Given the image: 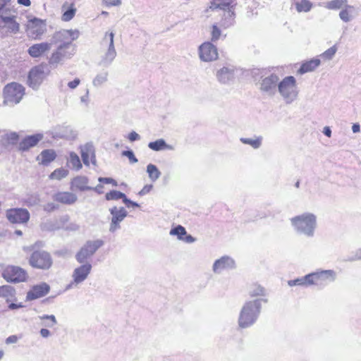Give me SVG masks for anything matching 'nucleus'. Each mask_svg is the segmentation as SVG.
Instances as JSON below:
<instances>
[{
	"label": "nucleus",
	"instance_id": "obj_44",
	"mask_svg": "<svg viewBox=\"0 0 361 361\" xmlns=\"http://www.w3.org/2000/svg\"><path fill=\"white\" fill-rule=\"evenodd\" d=\"M68 174V171L63 168L54 170L49 176L50 179L61 180L66 177Z\"/></svg>",
	"mask_w": 361,
	"mask_h": 361
},
{
	"label": "nucleus",
	"instance_id": "obj_52",
	"mask_svg": "<svg viewBox=\"0 0 361 361\" xmlns=\"http://www.w3.org/2000/svg\"><path fill=\"white\" fill-rule=\"evenodd\" d=\"M63 229L68 231H77L80 229V226L75 222H70L63 226Z\"/></svg>",
	"mask_w": 361,
	"mask_h": 361
},
{
	"label": "nucleus",
	"instance_id": "obj_58",
	"mask_svg": "<svg viewBox=\"0 0 361 361\" xmlns=\"http://www.w3.org/2000/svg\"><path fill=\"white\" fill-rule=\"evenodd\" d=\"M128 138L130 142H134L139 140L140 139V136L135 131H132L128 134Z\"/></svg>",
	"mask_w": 361,
	"mask_h": 361
},
{
	"label": "nucleus",
	"instance_id": "obj_42",
	"mask_svg": "<svg viewBox=\"0 0 361 361\" xmlns=\"http://www.w3.org/2000/svg\"><path fill=\"white\" fill-rule=\"evenodd\" d=\"M170 235H176L178 240H183V237L186 235V230L181 225H178L171 229Z\"/></svg>",
	"mask_w": 361,
	"mask_h": 361
},
{
	"label": "nucleus",
	"instance_id": "obj_31",
	"mask_svg": "<svg viewBox=\"0 0 361 361\" xmlns=\"http://www.w3.org/2000/svg\"><path fill=\"white\" fill-rule=\"evenodd\" d=\"M40 157V163L44 166H47L56 159V155L55 152L52 149H44L41 152Z\"/></svg>",
	"mask_w": 361,
	"mask_h": 361
},
{
	"label": "nucleus",
	"instance_id": "obj_59",
	"mask_svg": "<svg viewBox=\"0 0 361 361\" xmlns=\"http://www.w3.org/2000/svg\"><path fill=\"white\" fill-rule=\"evenodd\" d=\"M39 334L42 338H47L51 336V333L47 328H42L39 331Z\"/></svg>",
	"mask_w": 361,
	"mask_h": 361
},
{
	"label": "nucleus",
	"instance_id": "obj_45",
	"mask_svg": "<svg viewBox=\"0 0 361 361\" xmlns=\"http://www.w3.org/2000/svg\"><path fill=\"white\" fill-rule=\"evenodd\" d=\"M125 194L122 192L118 190H111L109 192H107L105 195V198L106 200H117L119 199L123 200L125 197Z\"/></svg>",
	"mask_w": 361,
	"mask_h": 361
},
{
	"label": "nucleus",
	"instance_id": "obj_36",
	"mask_svg": "<svg viewBox=\"0 0 361 361\" xmlns=\"http://www.w3.org/2000/svg\"><path fill=\"white\" fill-rule=\"evenodd\" d=\"M147 173H148L149 179L153 182L159 179L161 176L160 171L157 166L152 164H149L147 166Z\"/></svg>",
	"mask_w": 361,
	"mask_h": 361
},
{
	"label": "nucleus",
	"instance_id": "obj_51",
	"mask_svg": "<svg viewBox=\"0 0 361 361\" xmlns=\"http://www.w3.org/2000/svg\"><path fill=\"white\" fill-rule=\"evenodd\" d=\"M221 30L216 25L212 26V41L216 42L217 41L220 36H221Z\"/></svg>",
	"mask_w": 361,
	"mask_h": 361
},
{
	"label": "nucleus",
	"instance_id": "obj_9",
	"mask_svg": "<svg viewBox=\"0 0 361 361\" xmlns=\"http://www.w3.org/2000/svg\"><path fill=\"white\" fill-rule=\"evenodd\" d=\"M29 263L35 269L48 270L51 267L53 260L49 252L44 250H37L31 254Z\"/></svg>",
	"mask_w": 361,
	"mask_h": 361
},
{
	"label": "nucleus",
	"instance_id": "obj_10",
	"mask_svg": "<svg viewBox=\"0 0 361 361\" xmlns=\"http://www.w3.org/2000/svg\"><path fill=\"white\" fill-rule=\"evenodd\" d=\"M104 244L102 240H87L75 255L77 261L82 264L92 256Z\"/></svg>",
	"mask_w": 361,
	"mask_h": 361
},
{
	"label": "nucleus",
	"instance_id": "obj_28",
	"mask_svg": "<svg viewBox=\"0 0 361 361\" xmlns=\"http://www.w3.org/2000/svg\"><path fill=\"white\" fill-rule=\"evenodd\" d=\"M321 63L319 59H312L304 62L298 70L300 74H305L314 71Z\"/></svg>",
	"mask_w": 361,
	"mask_h": 361
},
{
	"label": "nucleus",
	"instance_id": "obj_5",
	"mask_svg": "<svg viewBox=\"0 0 361 361\" xmlns=\"http://www.w3.org/2000/svg\"><path fill=\"white\" fill-rule=\"evenodd\" d=\"M280 95L287 104L297 99L299 94L296 79L292 75L285 77L279 81L278 90Z\"/></svg>",
	"mask_w": 361,
	"mask_h": 361
},
{
	"label": "nucleus",
	"instance_id": "obj_21",
	"mask_svg": "<svg viewBox=\"0 0 361 361\" xmlns=\"http://www.w3.org/2000/svg\"><path fill=\"white\" fill-rule=\"evenodd\" d=\"M27 28L29 34L32 37H37L42 35L45 30V25L43 21L39 18H34L28 21Z\"/></svg>",
	"mask_w": 361,
	"mask_h": 361
},
{
	"label": "nucleus",
	"instance_id": "obj_30",
	"mask_svg": "<svg viewBox=\"0 0 361 361\" xmlns=\"http://www.w3.org/2000/svg\"><path fill=\"white\" fill-rule=\"evenodd\" d=\"M224 18H223V25L228 27L231 26L234 23L235 19V13L232 10V7H230V5L225 7Z\"/></svg>",
	"mask_w": 361,
	"mask_h": 361
},
{
	"label": "nucleus",
	"instance_id": "obj_56",
	"mask_svg": "<svg viewBox=\"0 0 361 361\" xmlns=\"http://www.w3.org/2000/svg\"><path fill=\"white\" fill-rule=\"evenodd\" d=\"M16 17L13 16H4L3 15V11L0 13V19L2 23L5 24V25H8L11 21H12Z\"/></svg>",
	"mask_w": 361,
	"mask_h": 361
},
{
	"label": "nucleus",
	"instance_id": "obj_6",
	"mask_svg": "<svg viewBox=\"0 0 361 361\" xmlns=\"http://www.w3.org/2000/svg\"><path fill=\"white\" fill-rule=\"evenodd\" d=\"M25 94L24 87L16 82H11L5 86L4 89V104L13 106L18 104Z\"/></svg>",
	"mask_w": 361,
	"mask_h": 361
},
{
	"label": "nucleus",
	"instance_id": "obj_53",
	"mask_svg": "<svg viewBox=\"0 0 361 361\" xmlns=\"http://www.w3.org/2000/svg\"><path fill=\"white\" fill-rule=\"evenodd\" d=\"M346 262H354L361 260V247L356 250L355 255L344 259Z\"/></svg>",
	"mask_w": 361,
	"mask_h": 361
},
{
	"label": "nucleus",
	"instance_id": "obj_11",
	"mask_svg": "<svg viewBox=\"0 0 361 361\" xmlns=\"http://www.w3.org/2000/svg\"><path fill=\"white\" fill-rule=\"evenodd\" d=\"M2 277L10 283H20L25 281L27 277L26 271L16 266H8L2 272Z\"/></svg>",
	"mask_w": 361,
	"mask_h": 361
},
{
	"label": "nucleus",
	"instance_id": "obj_33",
	"mask_svg": "<svg viewBox=\"0 0 361 361\" xmlns=\"http://www.w3.org/2000/svg\"><path fill=\"white\" fill-rule=\"evenodd\" d=\"M1 137L4 145H15L19 140V135L16 132L5 133Z\"/></svg>",
	"mask_w": 361,
	"mask_h": 361
},
{
	"label": "nucleus",
	"instance_id": "obj_8",
	"mask_svg": "<svg viewBox=\"0 0 361 361\" xmlns=\"http://www.w3.org/2000/svg\"><path fill=\"white\" fill-rule=\"evenodd\" d=\"M279 77L276 73H271L269 75H262L259 82V90L263 94L272 97L278 90Z\"/></svg>",
	"mask_w": 361,
	"mask_h": 361
},
{
	"label": "nucleus",
	"instance_id": "obj_2",
	"mask_svg": "<svg viewBox=\"0 0 361 361\" xmlns=\"http://www.w3.org/2000/svg\"><path fill=\"white\" fill-rule=\"evenodd\" d=\"M267 299L257 298L246 301L243 305L238 323L241 329H247L252 326L257 321L262 310V302L267 303Z\"/></svg>",
	"mask_w": 361,
	"mask_h": 361
},
{
	"label": "nucleus",
	"instance_id": "obj_57",
	"mask_svg": "<svg viewBox=\"0 0 361 361\" xmlns=\"http://www.w3.org/2000/svg\"><path fill=\"white\" fill-rule=\"evenodd\" d=\"M152 185H145L142 189L139 192V195L141 196L145 195L146 194L149 193L151 190L152 189Z\"/></svg>",
	"mask_w": 361,
	"mask_h": 361
},
{
	"label": "nucleus",
	"instance_id": "obj_24",
	"mask_svg": "<svg viewBox=\"0 0 361 361\" xmlns=\"http://www.w3.org/2000/svg\"><path fill=\"white\" fill-rule=\"evenodd\" d=\"M89 178L85 176H77L73 178L71 182V188L72 190H79L80 192L88 191L92 189V187L88 185Z\"/></svg>",
	"mask_w": 361,
	"mask_h": 361
},
{
	"label": "nucleus",
	"instance_id": "obj_7",
	"mask_svg": "<svg viewBox=\"0 0 361 361\" xmlns=\"http://www.w3.org/2000/svg\"><path fill=\"white\" fill-rule=\"evenodd\" d=\"M49 73L50 70L47 64L41 63L35 66L28 73V85L33 90H37Z\"/></svg>",
	"mask_w": 361,
	"mask_h": 361
},
{
	"label": "nucleus",
	"instance_id": "obj_46",
	"mask_svg": "<svg viewBox=\"0 0 361 361\" xmlns=\"http://www.w3.org/2000/svg\"><path fill=\"white\" fill-rule=\"evenodd\" d=\"M75 12L76 8L74 7L73 4H71V6L63 13L62 20L66 22L71 20L75 16Z\"/></svg>",
	"mask_w": 361,
	"mask_h": 361
},
{
	"label": "nucleus",
	"instance_id": "obj_60",
	"mask_svg": "<svg viewBox=\"0 0 361 361\" xmlns=\"http://www.w3.org/2000/svg\"><path fill=\"white\" fill-rule=\"evenodd\" d=\"M80 82V80L79 78H75L73 81H71L68 83V86L71 89L76 88Z\"/></svg>",
	"mask_w": 361,
	"mask_h": 361
},
{
	"label": "nucleus",
	"instance_id": "obj_50",
	"mask_svg": "<svg viewBox=\"0 0 361 361\" xmlns=\"http://www.w3.org/2000/svg\"><path fill=\"white\" fill-rule=\"evenodd\" d=\"M6 26L7 27L8 30L13 33L16 34L19 32L20 25L15 20V18Z\"/></svg>",
	"mask_w": 361,
	"mask_h": 361
},
{
	"label": "nucleus",
	"instance_id": "obj_61",
	"mask_svg": "<svg viewBox=\"0 0 361 361\" xmlns=\"http://www.w3.org/2000/svg\"><path fill=\"white\" fill-rule=\"evenodd\" d=\"M17 341L18 337L16 335L10 336L6 339V344L16 343Z\"/></svg>",
	"mask_w": 361,
	"mask_h": 361
},
{
	"label": "nucleus",
	"instance_id": "obj_23",
	"mask_svg": "<svg viewBox=\"0 0 361 361\" xmlns=\"http://www.w3.org/2000/svg\"><path fill=\"white\" fill-rule=\"evenodd\" d=\"M43 139V135L37 133L25 137L19 143V149L21 151H27L31 147L37 145Z\"/></svg>",
	"mask_w": 361,
	"mask_h": 361
},
{
	"label": "nucleus",
	"instance_id": "obj_64",
	"mask_svg": "<svg viewBox=\"0 0 361 361\" xmlns=\"http://www.w3.org/2000/svg\"><path fill=\"white\" fill-rule=\"evenodd\" d=\"M23 305L22 304V302H20L18 304H16V303H11L9 304L8 305V308L10 310H16V309H18V308H21V307H23Z\"/></svg>",
	"mask_w": 361,
	"mask_h": 361
},
{
	"label": "nucleus",
	"instance_id": "obj_40",
	"mask_svg": "<svg viewBox=\"0 0 361 361\" xmlns=\"http://www.w3.org/2000/svg\"><path fill=\"white\" fill-rule=\"evenodd\" d=\"M68 164L72 169L76 171L80 170L82 166L79 157L75 152L70 153Z\"/></svg>",
	"mask_w": 361,
	"mask_h": 361
},
{
	"label": "nucleus",
	"instance_id": "obj_54",
	"mask_svg": "<svg viewBox=\"0 0 361 361\" xmlns=\"http://www.w3.org/2000/svg\"><path fill=\"white\" fill-rule=\"evenodd\" d=\"M59 208V206L53 202H49L44 205V210L47 212H53Z\"/></svg>",
	"mask_w": 361,
	"mask_h": 361
},
{
	"label": "nucleus",
	"instance_id": "obj_47",
	"mask_svg": "<svg viewBox=\"0 0 361 361\" xmlns=\"http://www.w3.org/2000/svg\"><path fill=\"white\" fill-rule=\"evenodd\" d=\"M230 5L229 0H214L212 2L211 8H219L221 9H225L226 6Z\"/></svg>",
	"mask_w": 361,
	"mask_h": 361
},
{
	"label": "nucleus",
	"instance_id": "obj_20",
	"mask_svg": "<svg viewBox=\"0 0 361 361\" xmlns=\"http://www.w3.org/2000/svg\"><path fill=\"white\" fill-rule=\"evenodd\" d=\"M216 78L220 83L229 84L235 79V68L233 66H224L217 71Z\"/></svg>",
	"mask_w": 361,
	"mask_h": 361
},
{
	"label": "nucleus",
	"instance_id": "obj_1",
	"mask_svg": "<svg viewBox=\"0 0 361 361\" xmlns=\"http://www.w3.org/2000/svg\"><path fill=\"white\" fill-rule=\"evenodd\" d=\"M79 37L77 30H61L51 37V55L47 57L49 65L56 68L66 60L71 59L75 54L76 46L73 43Z\"/></svg>",
	"mask_w": 361,
	"mask_h": 361
},
{
	"label": "nucleus",
	"instance_id": "obj_41",
	"mask_svg": "<svg viewBox=\"0 0 361 361\" xmlns=\"http://www.w3.org/2000/svg\"><path fill=\"white\" fill-rule=\"evenodd\" d=\"M148 147L149 149L154 151H160L166 148H168V145L166 141L163 139H159L154 142H150L148 144Z\"/></svg>",
	"mask_w": 361,
	"mask_h": 361
},
{
	"label": "nucleus",
	"instance_id": "obj_4",
	"mask_svg": "<svg viewBox=\"0 0 361 361\" xmlns=\"http://www.w3.org/2000/svg\"><path fill=\"white\" fill-rule=\"evenodd\" d=\"M114 32H106L100 42V47L103 49V54L99 64L104 67H109L117 56L114 46Z\"/></svg>",
	"mask_w": 361,
	"mask_h": 361
},
{
	"label": "nucleus",
	"instance_id": "obj_16",
	"mask_svg": "<svg viewBox=\"0 0 361 361\" xmlns=\"http://www.w3.org/2000/svg\"><path fill=\"white\" fill-rule=\"evenodd\" d=\"M49 134L54 139H75L77 133L70 126L58 125L49 130Z\"/></svg>",
	"mask_w": 361,
	"mask_h": 361
},
{
	"label": "nucleus",
	"instance_id": "obj_55",
	"mask_svg": "<svg viewBox=\"0 0 361 361\" xmlns=\"http://www.w3.org/2000/svg\"><path fill=\"white\" fill-rule=\"evenodd\" d=\"M123 202L126 205L127 207H139L140 205L138 203L133 202L128 199L126 195H125V197L123 200Z\"/></svg>",
	"mask_w": 361,
	"mask_h": 361
},
{
	"label": "nucleus",
	"instance_id": "obj_25",
	"mask_svg": "<svg viewBox=\"0 0 361 361\" xmlns=\"http://www.w3.org/2000/svg\"><path fill=\"white\" fill-rule=\"evenodd\" d=\"M359 14V8L347 4L339 13V18L345 23H348Z\"/></svg>",
	"mask_w": 361,
	"mask_h": 361
},
{
	"label": "nucleus",
	"instance_id": "obj_32",
	"mask_svg": "<svg viewBox=\"0 0 361 361\" xmlns=\"http://www.w3.org/2000/svg\"><path fill=\"white\" fill-rule=\"evenodd\" d=\"M312 281H310V274H307L305 276L297 278L293 280H289L288 281V284L289 286H308L312 285Z\"/></svg>",
	"mask_w": 361,
	"mask_h": 361
},
{
	"label": "nucleus",
	"instance_id": "obj_26",
	"mask_svg": "<svg viewBox=\"0 0 361 361\" xmlns=\"http://www.w3.org/2000/svg\"><path fill=\"white\" fill-rule=\"evenodd\" d=\"M54 200L64 204H74L78 197L76 195L70 192H59L54 195Z\"/></svg>",
	"mask_w": 361,
	"mask_h": 361
},
{
	"label": "nucleus",
	"instance_id": "obj_37",
	"mask_svg": "<svg viewBox=\"0 0 361 361\" xmlns=\"http://www.w3.org/2000/svg\"><path fill=\"white\" fill-rule=\"evenodd\" d=\"M109 73L108 71H102L98 73L92 80V85L99 87L102 86L104 83H105L108 80Z\"/></svg>",
	"mask_w": 361,
	"mask_h": 361
},
{
	"label": "nucleus",
	"instance_id": "obj_43",
	"mask_svg": "<svg viewBox=\"0 0 361 361\" xmlns=\"http://www.w3.org/2000/svg\"><path fill=\"white\" fill-rule=\"evenodd\" d=\"M296 10L298 12H308L312 7V4L308 0H302L300 2L296 3Z\"/></svg>",
	"mask_w": 361,
	"mask_h": 361
},
{
	"label": "nucleus",
	"instance_id": "obj_34",
	"mask_svg": "<svg viewBox=\"0 0 361 361\" xmlns=\"http://www.w3.org/2000/svg\"><path fill=\"white\" fill-rule=\"evenodd\" d=\"M15 295L16 290L13 286L8 285L0 286V298H6V302H8L9 298L14 297Z\"/></svg>",
	"mask_w": 361,
	"mask_h": 361
},
{
	"label": "nucleus",
	"instance_id": "obj_14",
	"mask_svg": "<svg viewBox=\"0 0 361 361\" xmlns=\"http://www.w3.org/2000/svg\"><path fill=\"white\" fill-rule=\"evenodd\" d=\"M312 285L324 286L336 279V272L334 270H322L310 274Z\"/></svg>",
	"mask_w": 361,
	"mask_h": 361
},
{
	"label": "nucleus",
	"instance_id": "obj_48",
	"mask_svg": "<svg viewBox=\"0 0 361 361\" xmlns=\"http://www.w3.org/2000/svg\"><path fill=\"white\" fill-rule=\"evenodd\" d=\"M337 51V47L336 45H334L327 50H326L322 54V56L326 59L330 60L331 59L335 54Z\"/></svg>",
	"mask_w": 361,
	"mask_h": 361
},
{
	"label": "nucleus",
	"instance_id": "obj_35",
	"mask_svg": "<svg viewBox=\"0 0 361 361\" xmlns=\"http://www.w3.org/2000/svg\"><path fill=\"white\" fill-rule=\"evenodd\" d=\"M347 4L348 0H331L326 3L325 7L329 10H342Z\"/></svg>",
	"mask_w": 361,
	"mask_h": 361
},
{
	"label": "nucleus",
	"instance_id": "obj_12",
	"mask_svg": "<svg viewBox=\"0 0 361 361\" xmlns=\"http://www.w3.org/2000/svg\"><path fill=\"white\" fill-rule=\"evenodd\" d=\"M91 269L92 265L90 263H85L75 268L72 274L73 281L66 286V290L76 287L82 283L90 274Z\"/></svg>",
	"mask_w": 361,
	"mask_h": 361
},
{
	"label": "nucleus",
	"instance_id": "obj_38",
	"mask_svg": "<svg viewBox=\"0 0 361 361\" xmlns=\"http://www.w3.org/2000/svg\"><path fill=\"white\" fill-rule=\"evenodd\" d=\"M249 295L251 298L265 296L266 290L262 286L258 284H253L249 289Z\"/></svg>",
	"mask_w": 361,
	"mask_h": 361
},
{
	"label": "nucleus",
	"instance_id": "obj_27",
	"mask_svg": "<svg viewBox=\"0 0 361 361\" xmlns=\"http://www.w3.org/2000/svg\"><path fill=\"white\" fill-rule=\"evenodd\" d=\"M94 152V147L92 143H86L80 147L81 157L85 166H90L89 158L92 157Z\"/></svg>",
	"mask_w": 361,
	"mask_h": 361
},
{
	"label": "nucleus",
	"instance_id": "obj_19",
	"mask_svg": "<svg viewBox=\"0 0 361 361\" xmlns=\"http://www.w3.org/2000/svg\"><path fill=\"white\" fill-rule=\"evenodd\" d=\"M235 267V263L233 258L225 255L216 259L212 267V270L216 274H220L224 270L233 269Z\"/></svg>",
	"mask_w": 361,
	"mask_h": 361
},
{
	"label": "nucleus",
	"instance_id": "obj_62",
	"mask_svg": "<svg viewBox=\"0 0 361 361\" xmlns=\"http://www.w3.org/2000/svg\"><path fill=\"white\" fill-rule=\"evenodd\" d=\"M183 241L187 243H192L194 242H195L196 240V238H194L193 236H192L191 235H185L184 237H183V240H182Z\"/></svg>",
	"mask_w": 361,
	"mask_h": 361
},
{
	"label": "nucleus",
	"instance_id": "obj_39",
	"mask_svg": "<svg viewBox=\"0 0 361 361\" xmlns=\"http://www.w3.org/2000/svg\"><path fill=\"white\" fill-rule=\"evenodd\" d=\"M240 141L243 144L250 145L254 149H259L262 145V137L261 136L255 139L241 137Z\"/></svg>",
	"mask_w": 361,
	"mask_h": 361
},
{
	"label": "nucleus",
	"instance_id": "obj_22",
	"mask_svg": "<svg viewBox=\"0 0 361 361\" xmlns=\"http://www.w3.org/2000/svg\"><path fill=\"white\" fill-rule=\"evenodd\" d=\"M50 49L51 38L49 39V42L32 44L28 48L27 52L32 58H39Z\"/></svg>",
	"mask_w": 361,
	"mask_h": 361
},
{
	"label": "nucleus",
	"instance_id": "obj_63",
	"mask_svg": "<svg viewBox=\"0 0 361 361\" xmlns=\"http://www.w3.org/2000/svg\"><path fill=\"white\" fill-rule=\"evenodd\" d=\"M98 180L99 183H105V184H110V183H111V182H114V179H113L111 178L99 177L98 178Z\"/></svg>",
	"mask_w": 361,
	"mask_h": 361
},
{
	"label": "nucleus",
	"instance_id": "obj_13",
	"mask_svg": "<svg viewBox=\"0 0 361 361\" xmlns=\"http://www.w3.org/2000/svg\"><path fill=\"white\" fill-rule=\"evenodd\" d=\"M109 212L111 215V218L109 230L110 233H114L121 229V223L128 216V212L123 207L119 208L113 207L109 209Z\"/></svg>",
	"mask_w": 361,
	"mask_h": 361
},
{
	"label": "nucleus",
	"instance_id": "obj_29",
	"mask_svg": "<svg viewBox=\"0 0 361 361\" xmlns=\"http://www.w3.org/2000/svg\"><path fill=\"white\" fill-rule=\"evenodd\" d=\"M37 318L41 321L40 325L45 328H52L57 324L56 317L54 314L39 315Z\"/></svg>",
	"mask_w": 361,
	"mask_h": 361
},
{
	"label": "nucleus",
	"instance_id": "obj_49",
	"mask_svg": "<svg viewBox=\"0 0 361 361\" xmlns=\"http://www.w3.org/2000/svg\"><path fill=\"white\" fill-rule=\"evenodd\" d=\"M122 155L128 158L130 163L135 164L138 161L137 159L135 157L134 152L133 150H125L122 152Z\"/></svg>",
	"mask_w": 361,
	"mask_h": 361
},
{
	"label": "nucleus",
	"instance_id": "obj_18",
	"mask_svg": "<svg viewBox=\"0 0 361 361\" xmlns=\"http://www.w3.org/2000/svg\"><path fill=\"white\" fill-rule=\"evenodd\" d=\"M50 286L45 282L35 285L27 293L26 300L30 301L40 298L48 294Z\"/></svg>",
	"mask_w": 361,
	"mask_h": 361
},
{
	"label": "nucleus",
	"instance_id": "obj_15",
	"mask_svg": "<svg viewBox=\"0 0 361 361\" xmlns=\"http://www.w3.org/2000/svg\"><path fill=\"white\" fill-rule=\"evenodd\" d=\"M217 48L212 42H204L199 47V56L202 61L209 62L218 59Z\"/></svg>",
	"mask_w": 361,
	"mask_h": 361
},
{
	"label": "nucleus",
	"instance_id": "obj_3",
	"mask_svg": "<svg viewBox=\"0 0 361 361\" xmlns=\"http://www.w3.org/2000/svg\"><path fill=\"white\" fill-rule=\"evenodd\" d=\"M290 223L295 232L307 238L314 235L317 228V216L310 212H305L290 219Z\"/></svg>",
	"mask_w": 361,
	"mask_h": 361
},
{
	"label": "nucleus",
	"instance_id": "obj_17",
	"mask_svg": "<svg viewBox=\"0 0 361 361\" xmlns=\"http://www.w3.org/2000/svg\"><path fill=\"white\" fill-rule=\"evenodd\" d=\"M6 217L11 223L23 224L30 219V213L26 209H11L7 211Z\"/></svg>",
	"mask_w": 361,
	"mask_h": 361
}]
</instances>
